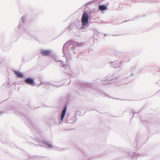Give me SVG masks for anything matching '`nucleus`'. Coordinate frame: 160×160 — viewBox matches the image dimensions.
<instances>
[{"mask_svg": "<svg viewBox=\"0 0 160 160\" xmlns=\"http://www.w3.org/2000/svg\"><path fill=\"white\" fill-rule=\"evenodd\" d=\"M89 15L88 13L84 12L82 15L81 22L82 25L81 28L82 29H85L89 26L88 24Z\"/></svg>", "mask_w": 160, "mask_h": 160, "instance_id": "nucleus-1", "label": "nucleus"}, {"mask_svg": "<svg viewBox=\"0 0 160 160\" xmlns=\"http://www.w3.org/2000/svg\"><path fill=\"white\" fill-rule=\"evenodd\" d=\"M26 17L25 16H22L20 18V23L18 27L16 28L15 31L18 33H21L25 30L24 25L25 22Z\"/></svg>", "mask_w": 160, "mask_h": 160, "instance_id": "nucleus-2", "label": "nucleus"}, {"mask_svg": "<svg viewBox=\"0 0 160 160\" xmlns=\"http://www.w3.org/2000/svg\"><path fill=\"white\" fill-rule=\"evenodd\" d=\"M70 43L67 42L65 43L62 49V51L64 54L66 51H72L73 53L76 54V53L75 52V50L73 49L72 47H70Z\"/></svg>", "mask_w": 160, "mask_h": 160, "instance_id": "nucleus-3", "label": "nucleus"}, {"mask_svg": "<svg viewBox=\"0 0 160 160\" xmlns=\"http://www.w3.org/2000/svg\"><path fill=\"white\" fill-rule=\"evenodd\" d=\"M123 62H119L117 61L113 62L110 63V65L111 67L116 68H121Z\"/></svg>", "mask_w": 160, "mask_h": 160, "instance_id": "nucleus-4", "label": "nucleus"}, {"mask_svg": "<svg viewBox=\"0 0 160 160\" xmlns=\"http://www.w3.org/2000/svg\"><path fill=\"white\" fill-rule=\"evenodd\" d=\"M52 58L56 62H60L61 63V65L62 67H63L64 69H65L66 67L67 68L68 66H67L66 65L64 64L63 62L62 61L58 60V58L56 56H54Z\"/></svg>", "mask_w": 160, "mask_h": 160, "instance_id": "nucleus-5", "label": "nucleus"}, {"mask_svg": "<svg viewBox=\"0 0 160 160\" xmlns=\"http://www.w3.org/2000/svg\"><path fill=\"white\" fill-rule=\"evenodd\" d=\"M52 52V51L49 50H44L43 49H42L41 50V54L43 56H48Z\"/></svg>", "mask_w": 160, "mask_h": 160, "instance_id": "nucleus-6", "label": "nucleus"}, {"mask_svg": "<svg viewBox=\"0 0 160 160\" xmlns=\"http://www.w3.org/2000/svg\"><path fill=\"white\" fill-rule=\"evenodd\" d=\"M16 76L18 78H22L24 77L23 74L18 71L14 70L13 71Z\"/></svg>", "mask_w": 160, "mask_h": 160, "instance_id": "nucleus-7", "label": "nucleus"}, {"mask_svg": "<svg viewBox=\"0 0 160 160\" xmlns=\"http://www.w3.org/2000/svg\"><path fill=\"white\" fill-rule=\"evenodd\" d=\"M66 108L67 107H65L62 112L61 117V121H62L63 120V119L65 116L66 112Z\"/></svg>", "mask_w": 160, "mask_h": 160, "instance_id": "nucleus-8", "label": "nucleus"}, {"mask_svg": "<svg viewBox=\"0 0 160 160\" xmlns=\"http://www.w3.org/2000/svg\"><path fill=\"white\" fill-rule=\"evenodd\" d=\"M112 80H115L117 79H120L119 76H118L117 74H113L111 76Z\"/></svg>", "mask_w": 160, "mask_h": 160, "instance_id": "nucleus-9", "label": "nucleus"}, {"mask_svg": "<svg viewBox=\"0 0 160 160\" xmlns=\"http://www.w3.org/2000/svg\"><path fill=\"white\" fill-rule=\"evenodd\" d=\"M99 9L101 11H103L107 9L106 7L104 5H100L99 7Z\"/></svg>", "mask_w": 160, "mask_h": 160, "instance_id": "nucleus-10", "label": "nucleus"}, {"mask_svg": "<svg viewBox=\"0 0 160 160\" xmlns=\"http://www.w3.org/2000/svg\"><path fill=\"white\" fill-rule=\"evenodd\" d=\"M72 44L74 46L76 47V46H81L82 45V44L76 42H72Z\"/></svg>", "mask_w": 160, "mask_h": 160, "instance_id": "nucleus-11", "label": "nucleus"}, {"mask_svg": "<svg viewBox=\"0 0 160 160\" xmlns=\"http://www.w3.org/2000/svg\"><path fill=\"white\" fill-rule=\"evenodd\" d=\"M26 83L28 84H32L33 83V81H25Z\"/></svg>", "mask_w": 160, "mask_h": 160, "instance_id": "nucleus-12", "label": "nucleus"}, {"mask_svg": "<svg viewBox=\"0 0 160 160\" xmlns=\"http://www.w3.org/2000/svg\"><path fill=\"white\" fill-rule=\"evenodd\" d=\"M136 68V67L135 66H132L131 69V71L132 72H134V71L135 70Z\"/></svg>", "mask_w": 160, "mask_h": 160, "instance_id": "nucleus-13", "label": "nucleus"}, {"mask_svg": "<svg viewBox=\"0 0 160 160\" xmlns=\"http://www.w3.org/2000/svg\"><path fill=\"white\" fill-rule=\"evenodd\" d=\"M34 78H27L25 80H33Z\"/></svg>", "mask_w": 160, "mask_h": 160, "instance_id": "nucleus-14", "label": "nucleus"}, {"mask_svg": "<svg viewBox=\"0 0 160 160\" xmlns=\"http://www.w3.org/2000/svg\"><path fill=\"white\" fill-rule=\"evenodd\" d=\"M47 146L50 148H51L52 147V146L51 144H47Z\"/></svg>", "mask_w": 160, "mask_h": 160, "instance_id": "nucleus-15", "label": "nucleus"}, {"mask_svg": "<svg viewBox=\"0 0 160 160\" xmlns=\"http://www.w3.org/2000/svg\"><path fill=\"white\" fill-rule=\"evenodd\" d=\"M158 71L159 72H160V68H158Z\"/></svg>", "mask_w": 160, "mask_h": 160, "instance_id": "nucleus-16", "label": "nucleus"}, {"mask_svg": "<svg viewBox=\"0 0 160 160\" xmlns=\"http://www.w3.org/2000/svg\"><path fill=\"white\" fill-rule=\"evenodd\" d=\"M68 62L67 58V57H66V62Z\"/></svg>", "mask_w": 160, "mask_h": 160, "instance_id": "nucleus-17", "label": "nucleus"}, {"mask_svg": "<svg viewBox=\"0 0 160 160\" xmlns=\"http://www.w3.org/2000/svg\"><path fill=\"white\" fill-rule=\"evenodd\" d=\"M133 73H132V74L131 75V76H133Z\"/></svg>", "mask_w": 160, "mask_h": 160, "instance_id": "nucleus-18", "label": "nucleus"}, {"mask_svg": "<svg viewBox=\"0 0 160 160\" xmlns=\"http://www.w3.org/2000/svg\"><path fill=\"white\" fill-rule=\"evenodd\" d=\"M104 36H106V34H104Z\"/></svg>", "mask_w": 160, "mask_h": 160, "instance_id": "nucleus-19", "label": "nucleus"}, {"mask_svg": "<svg viewBox=\"0 0 160 160\" xmlns=\"http://www.w3.org/2000/svg\"><path fill=\"white\" fill-rule=\"evenodd\" d=\"M104 80H106V79H105Z\"/></svg>", "mask_w": 160, "mask_h": 160, "instance_id": "nucleus-20", "label": "nucleus"}]
</instances>
